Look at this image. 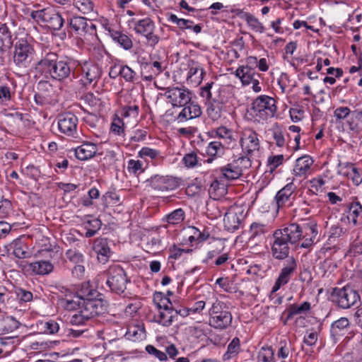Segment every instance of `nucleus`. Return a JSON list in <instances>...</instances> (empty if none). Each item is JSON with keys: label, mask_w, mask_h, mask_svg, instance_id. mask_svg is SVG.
<instances>
[{"label": "nucleus", "mask_w": 362, "mask_h": 362, "mask_svg": "<svg viewBox=\"0 0 362 362\" xmlns=\"http://www.w3.org/2000/svg\"><path fill=\"white\" fill-rule=\"evenodd\" d=\"M317 235L316 226L311 223H291L277 229L272 237V254L275 259H285L289 254V244L308 248L314 244Z\"/></svg>", "instance_id": "obj_1"}, {"label": "nucleus", "mask_w": 362, "mask_h": 362, "mask_svg": "<svg viewBox=\"0 0 362 362\" xmlns=\"http://www.w3.org/2000/svg\"><path fill=\"white\" fill-rule=\"evenodd\" d=\"M36 69L59 81L67 78L71 73L70 62L57 60V54L52 52L47 54L38 62Z\"/></svg>", "instance_id": "obj_2"}, {"label": "nucleus", "mask_w": 362, "mask_h": 362, "mask_svg": "<svg viewBox=\"0 0 362 362\" xmlns=\"http://www.w3.org/2000/svg\"><path fill=\"white\" fill-rule=\"evenodd\" d=\"M209 324L216 329L228 327L233 320L232 315L226 305L214 295L213 300H208Z\"/></svg>", "instance_id": "obj_3"}, {"label": "nucleus", "mask_w": 362, "mask_h": 362, "mask_svg": "<svg viewBox=\"0 0 362 362\" xmlns=\"http://www.w3.org/2000/svg\"><path fill=\"white\" fill-rule=\"evenodd\" d=\"M276 111V101L267 95L257 97L247 110L250 119L258 123H263L274 116Z\"/></svg>", "instance_id": "obj_4"}, {"label": "nucleus", "mask_w": 362, "mask_h": 362, "mask_svg": "<svg viewBox=\"0 0 362 362\" xmlns=\"http://www.w3.org/2000/svg\"><path fill=\"white\" fill-rule=\"evenodd\" d=\"M76 70L78 85L85 88L95 86L102 74L101 68L91 60L78 61Z\"/></svg>", "instance_id": "obj_5"}, {"label": "nucleus", "mask_w": 362, "mask_h": 362, "mask_svg": "<svg viewBox=\"0 0 362 362\" xmlns=\"http://www.w3.org/2000/svg\"><path fill=\"white\" fill-rule=\"evenodd\" d=\"M107 308V302L101 298L84 300L78 313L72 316L71 322L75 325H82L85 321L104 313Z\"/></svg>", "instance_id": "obj_6"}, {"label": "nucleus", "mask_w": 362, "mask_h": 362, "mask_svg": "<svg viewBox=\"0 0 362 362\" xmlns=\"http://www.w3.org/2000/svg\"><path fill=\"white\" fill-rule=\"evenodd\" d=\"M35 50L33 44L25 38H20L14 45L13 60L20 68H27L34 59Z\"/></svg>", "instance_id": "obj_7"}, {"label": "nucleus", "mask_w": 362, "mask_h": 362, "mask_svg": "<svg viewBox=\"0 0 362 362\" xmlns=\"http://www.w3.org/2000/svg\"><path fill=\"white\" fill-rule=\"evenodd\" d=\"M30 16L37 23H43L54 30H60L64 23V19L61 15L52 8L33 11Z\"/></svg>", "instance_id": "obj_8"}, {"label": "nucleus", "mask_w": 362, "mask_h": 362, "mask_svg": "<svg viewBox=\"0 0 362 362\" xmlns=\"http://www.w3.org/2000/svg\"><path fill=\"white\" fill-rule=\"evenodd\" d=\"M192 93L184 86H173L165 89L163 96L173 107H182L192 100Z\"/></svg>", "instance_id": "obj_9"}, {"label": "nucleus", "mask_w": 362, "mask_h": 362, "mask_svg": "<svg viewBox=\"0 0 362 362\" xmlns=\"http://www.w3.org/2000/svg\"><path fill=\"white\" fill-rule=\"evenodd\" d=\"M332 296L333 301L343 309L351 308L360 300V296L358 292L349 286L334 288Z\"/></svg>", "instance_id": "obj_10"}, {"label": "nucleus", "mask_w": 362, "mask_h": 362, "mask_svg": "<svg viewBox=\"0 0 362 362\" xmlns=\"http://www.w3.org/2000/svg\"><path fill=\"white\" fill-rule=\"evenodd\" d=\"M146 186L157 192L175 190L180 185L177 178L170 175H154L146 180Z\"/></svg>", "instance_id": "obj_11"}, {"label": "nucleus", "mask_w": 362, "mask_h": 362, "mask_svg": "<svg viewBox=\"0 0 362 362\" xmlns=\"http://www.w3.org/2000/svg\"><path fill=\"white\" fill-rule=\"evenodd\" d=\"M246 214L247 212H245L243 206H231L224 214L223 224L225 228L230 232L238 230L246 217Z\"/></svg>", "instance_id": "obj_12"}, {"label": "nucleus", "mask_w": 362, "mask_h": 362, "mask_svg": "<svg viewBox=\"0 0 362 362\" xmlns=\"http://www.w3.org/2000/svg\"><path fill=\"white\" fill-rule=\"evenodd\" d=\"M134 24L133 30L136 33L146 37L148 44L154 47L159 42V37L154 34L155 24L149 18L132 21Z\"/></svg>", "instance_id": "obj_13"}, {"label": "nucleus", "mask_w": 362, "mask_h": 362, "mask_svg": "<svg viewBox=\"0 0 362 362\" xmlns=\"http://www.w3.org/2000/svg\"><path fill=\"white\" fill-rule=\"evenodd\" d=\"M127 279L124 269L119 265H114L108 270L106 281L109 288L115 293H122L126 289Z\"/></svg>", "instance_id": "obj_14"}, {"label": "nucleus", "mask_w": 362, "mask_h": 362, "mask_svg": "<svg viewBox=\"0 0 362 362\" xmlns=\"http://www.w3.org/2000/svg\"><path fill=\"white\" fill-rule=\"evenodd\" d=\"M69 25L77 35L85 40L93 39L96 35L95 25L83 17L76 16L71 18Z\"/></svg>", "instance_id": "obj_15"}, {"label": "nucleus", "mask_w": 362, "mask_h": 362, "mask_svg": "<svg viewBox=\"0 0 362 362\" xmlns=\"http://www.w3.org/2000/svg\"><path fill=\"white\" fill-rule=\"evenodd\" d=\"M240 143L243 151L247 155H254L260 148L258 134L250 128H245L242 131Z\"/></svg>", "instance_id": "obj_16"}, {"label": "nucleus", "mask_w": 362, "mask_h": 362, "mask_svg": "<svg viewBox=\"0 0 362 362\" xmlns=\"http://www.w3.org/2000/svg\"><path fill=\"white\" fill-rule=\"evenodd\" d=\"M244 161L243 158L233 161L216 170V174L221 176V178L225 180L228 183L238 179L243 174L242 168L240 163Z\"/></svg>", "instance_id": "obj_17"}, {"label": "nucleus", "mask_w": 362, "mask_h": 362, "mask_svg": "<svg viewBox=\"0 0 362 362\" xmlns=\"http://www.w3.org/2000/svg\"><path fill=\"white\" fill-rule=\"evenodd\" d=\"M78 118L71 112L61 115L58 119V128L61 133L74 136L77 132Z\"/></svg>", "instance_id": "obj_18"}, {"label": "nucleus", "mask_w": 362, "mask_h": 362, "mask_svg": "<svg viewBox=\"0 0 362 362\" xmlns=\"http://www.w3.org/2000/svg\"><path fill=\"white\" fill-rule=\"evenodd\" d=\"M296 269V262L295 259L293 257L288 258L286 261L278 279L272 288V293H276L282 286L286 285L289 281L291 274Z\"/></svg>", "instance_id": "obj_19"}, {"label": "nucleus", "mask_w": 362, "mask_h": 362, "mask_svg": "<svg viewBox=\"0 0 362 362\" xmlns=\"http://www.w3.org/2000/svg\"><path fill=\"white\" fill-rule=\"evenodd\" d=\"M204 74L202 65L196 61L189 60L187 62V71L186 74L187 83L193 86L199 85Z\"/></svg>", "instance_id": "obj_20"}, {"label": "nucleus", "mask_w": 362, "mask_h": 362, "mask_svg": "<svg viewBox=\"0 0 362 362\" xmlns=\"http://www.w3.org/2000/svg\"><path fill=\"white\" fill-rule=\"evenodd\" d=\"M182 107L175 117V120L178 123L199 117L202 113L201 107L194 102L190 101L187 105H183Z\"/></svg>", "instance_id": "obj_21"}, {"label": "nucleus", "mask_w": 362, "mask_h": 362, "mask_svg": "<svg viewBox=\"0 0 362 362\" xmlns=\"http://www.w3.org/2000/svg\"><path fill=\"white\" fill-rule=\"evenodd\" d=\"M314 160L308 155L296 159L293 169V175L297 177H306L311 173V168Z\"/></svg>", "instance_id": "obj_22"}, {"label": "nucleus", "mask_w": 362, "mask_h": 362, "mask_svg": "<svg viewBox=\"0 0 362 362\" xmlns=\"http://www.w3.org/2000/svg\"><path fill=\"white\" fill-rule=\"evenodd\" d=\"M228 185V183L215 172L214 180L209 189L210 197L214 200L223 197L227 193Z\"/></svg>", "instance_id": "obj_23"}, {"label": "nucleus", "mask_w": 362, "mask_h": 362, "mask_svg": "<svg viewBox=\"0 0 362 362\" xmlns=\"http://www.w3.org/2000/svg\"><path fill=\"white\" fill-rule=\"evenodd\" d=\"M350 329L351 325L348 318L341 317L332 324L330 332L332 337L337 341L346 334H351Z\"/></svg>", "instance_id": "obj_24"}, {"label": "nucleus", "mask_w": 362, "mask_h": 362, "mask_svg": "<svg viewBox=\"0 0 362 362\" xmlns=\"http://www.w3.org/2000/svg\"><path fill=\"white\" fill-rule=\"evenodd\" d=\"M332 180L329 172L317 175L309 181L310 190L313 194L318 195L322 194L326 189V185Z\"/></svg>", "instance_id": "obj_25"}, {"label": "nucleus", "mask_w": 362, "mask_h": 362, "mask_svg": "<svg viewBox=\"0 0 362 362\" xmlns=\"http://www.w3.org/2000/svg\"><path fill=\"white\" fill-rule=\"evenodd\" d=\"M93 251L97 254L98 261L103 264L107 262L110 257L111 251L106 238H97L93 246Z\"/></svg>", "instance_id": "obj_26"}, {"label": "nucleus", "mask_w": 362, "mask_h": 362, "mask_svg": "<svg viewBox=\"0 0 362 362\" xmlns=\"http://www.w3.org/2000/svg\"><path fill=\"white\" fill-rule=\"evenodd\" d=\"M347 222L354 226L362 224V205L359 202L351 203L345 214Z\"/></svg>", "instance_id": "obj_27"}, {"label": "nucleus", "mask_w": 362, "mask_h": 362, "mask_svg": "<svg viewBox=\"0 0 362 362\" xmlns=\"http://www.w3.org/2000/svg\"><path fill=\"white\" fill-rule=\"evenodd\" d=\"M74 151L77 159L87 160L95 155L98 148L94 143L86 141L76 147Z\"/></svg>", "instance_id": "obj_28"}, {"label": "nucleus", "mask_w": 362, "mask_h": 362, "mask_svg": "<svg viewBox=\"0 0 362 362\" xmlns=\"http://www.w3.org/2000/svg\"><path fill=\"white\" fill-rule=\"evenodd\" d=\"M29 270L33 274L39 276L48 275L54 269L53 264L49 260H37L28 264Z\"/></svg>", "instance_id": "obj_29"}, {"label": "nucleus", "mask_w": 362, "mask_h": 362, "mask_svg": "<svg viewBox=\"0 0 362 362\" xmlns=\"http://www.w3.org/2000/svg\"><path fill=\"white\" fill-rule=\"evenodd\" d=\"M296 189V187L293 184V181H291L277 192L275 199L279 209L284 206L289 202L290 198Z\"/></svg>", "instance_id": "obj_30"}, {"label": "nucleus", "mask_w": 362, "mask_h": 362, "mask_svg": "<svg viewBox=\"0 0 362 362\" xmlns=\"http://www.w3.org/2000/svg\"><path fill=\"white\" fill-rule=\"evenodd\" d=\"M83 301L76 293H73L68 289L66 290L64 297L60 300V303L62 307L69 310L79 308L82 305Z\"/></svg>", "instance_id": "obj_31"}, {"label": "nucleus", "mask_w": 362, "mask_h": 362, "mask_svg": "<svg viewBox=\"0 0 362 362\" xmlns=\"http://www.w3.org/2000/svg\"><path fill=\"white\" fill-rule=\"evenodd\" d=\"M221 86L214 82L207 83L204 86L201 88L200 95L202 98L214 102L221 100L219 93Z\"/></svg>", "instance_id": "obj_32"}, {"label": "nucleus", "mask_w": 362, "mask_h": 362, "mask_svg": "<svg viewBox=\"0 0 362 362\" xmlns=\"http://www.w3.org/2000/svg\"><path fill=\"white\" fill-rule=\"evenodd\" d=\"M126 337L132 341H141L145 339L146 333L142 323H132L127 327Z\"/></svg>", "instance_id": "obj_33"}, {"label": "nucleus", "mask_w": 362, "mask_h": 362, "mask_svg": "<svg viewBox=\"0 0 362 362\" xmlns=\"http://www.w3.org/2000/svg\"><path fill=\"white\" fill-rule=\"evenodd\" d=\"M176 312L171 308L157 310V313L154 315V320L157 323L168 327L173 322Z\"/></svg>", "instance_id": "obj_34"}, {"label": "nucleus", "mask_w": 362, "mask_h": 362, "mask_svg": "<svg viewBox=\"0 0 362 362\" xmlns=\"http://www.w3.org/2000/svg\"><path fill=\"white\" fill-rule=\"evenodd\" d=\"M109 33L112 40L124 49L129 50L132 47V41L127 35L116 30H109Z\"/></svg>", "instance_id": "obj_35"}, {"label": "nucleus", "mask_w": 362, "mask_h": 362, "mask_svg": "<svg viewBox=\"0 0 362 362\" xmlns=\"http://www.w3.org/2000/svg\"><path fill=\"white\" fill-rule=\"evenodd\" d=\"M235 76L241 81L243 86H248L255 77V71L249 66H240L235 71Z\"/></svg>", "instance_id": "obj_36"}, {"label": "nucleus", "mask_w": 362, "mask_h": 362, "mask_svg": "<svg viewBox=\"0 0 362 362\" xmlns=\"http://www.w3.org/2000/svg\"><path fill=\"white\" fill-rule=\"evenodd\" d=\"M241 18L252 31L259 33H264V27L263 24L254 15L245 12L242 13Z\"/></svg>", "instance_id": "obj_37"}, {"label": "nucleus", "mask_w": 362, "mask_h": 362, "mask_svg": "<svg viewBox=\"0 0 362 362\" xmlns=\"http://www.w3.org/2000/svg\"><path fill=\"white\" fill-rule=\"evenodd\" d=\"M225 209L223 204L221 202H217V200L213 199L207 203V213L212 219L221 217L223 214H225Z\"/></svg>", "instance_id": "obj_38"}, {"label": "nucleus", "mask_w": 362, "mask_h": 362, "mask_svg": "<svg viewBox=\"0 0 362 362\" xmlns=\"http://www.w3.org/2000/svg\"><path fill=\"white\" fill-rule=\"evenodd\" d=\"M37 327L41 332L47 334H54L59 329V324L53 320H42L37 322Z\"/></svg>", "instance_id": "obj_39"}, {"label": "nucleus", "mask_w": 362, "mask_h": 362, "mask_svg": "<svg viewBox=\"0 0 362 362\" xmlns=\"http://www.w3.org/2000/svg\"><path fill=\"white\" fill-rule=\"evenodd\" d=\"M240 351V341L239 338L234 337L229 343L226 352L223 356V361H228L235 358Z\"/></svg>", "instance_id": "obj_40"}, {"label": "nucleus", "mask_w": 362, "mask_h": 362, "mask_svg": "<svg viewBox=\"0 0 362 362\" xmlns=\"http://www.w3.org/2000/svg\"><path fill=\"white\" fill-rule=\"evenodd\" d=\"M10 247L13 249V254L19 259H24L28 257L27 245L20 239L14 240Z\"/></svg>", "instance_id": "obj_41"}, {"label": "nucleus", "mask_w": 362, "mask_h": 362, "mask_svg": "<svg viewBox=\"0 0 362 362\" xmlns=\"http://www.w3.org/2000/svg\"><path fill=\"white\" fill-rule=\"evenodd\" d=\"M12 45V35L5 25L0 26V49H8Z\"/></svg>", "instance_id": "obj_42"}, {"label": "nucleus", "mask_w": 362, "mask_h": 362, "mask_svg": "<svg viewBox=\"0 0 362 362\" xmlns=\"http://www.w3.org/2000/svg\"><path fill=\"white\" fill-rule=\"evenodd\" d=\"M311 308L310 303L305 301L300 305L293 304L287 310V318L291 319L294 315L306 313Z\"/></svg>", "instance_id": "obj_43"}, {"label": "nucleus", "mask_w": 362, "mask_h": 362, "mask_svg": "<svg viewBox=\"0 0 362 362\" xmlns=\"http://www.w3.org/2000/svg\"><path fill=\"white\" fill-rule=\"evenodd\" d=\"M185 212L182 209H177L165 216V220L168 224L177 225L185 219Z\"/></svg>", "instance_id": "obj_44"}, {"label": "nucleus", "mask_w": 362, "mask_h": 362, "mask_svg": "<svg viewBox=\"0 0 362 362\" xmlns=\"http://www.w3.org/2000/svg\"><path fill=\"white\" fill-rule=\"evenodd\" d=\"M274 351L269 346H263L259 351L257 362H273Z\"/></svg>", "instance_id": "obj_45"}, {"label": "nucleus", "mask_w": 362, "mask_h": 362, "mask_svg": "<svg viewBox=\"0 0 362 362\" xmlns=\"http://www.w3.org/2000/svg\"><path fill=\"white\" fill-rule=\"evenodd\" d=\"M110 132L117 136H124V122L122 117L115 115L112 121Z\"/></svg>", "instance_id": "obj_46"}, {"label": "nucleus", "mask_w": 362, "mask_h": 362, "mask_svg": "<svg viewBox=\"0 0 362 362\" xmlns=\"http://www.w3.org/2000/svg\"><path fill=\"white\" fill-rule=\"evenodd\" d=\"M101 221L98 218H92L85 223V228L86 230V237L90 238L96 233L100 228Z\"/></svg>", "instance_id": "obj_47"}, {"label": "nucleus", "mask_w": 362, "mask_h": 362, "mask_svg": "<svg viewBox=\"0 0 362 362\" xmlns=\"http://www.w3.org/2000/svg\"><path fill=\"white\" fill-rule=\"evenodd\" d=\"M76 294L80 296L82 301L88 299L95 298L96 291L90 288L88 283L81 284V288L78 291Z\"/></svg>", "instance_id": "obj_48"}, {"label": "nucleus", "mask_w": 362, "mask_h": 362, "mask_svg": "<svg viewBox=\"0 0 362 362\" xmlns=\"http://www.w3.org/2000/svg\"><path fill=\"white\" fill-rule=\"evenodd\" d=\"M153 303L157 310H163L172 307L170 300L164 296L161 293H156L153 296Z\"/></svg>", "instance_id": "obj_49"}, {"label": "nucleus", "mask_w": 362, "mask_h": 362, "mask_svg": "<svg viewBox=\"0 0 362 362\" xmlns=\"http://www.w3.org/2000/svg\"><path fill=\"white\" fill-rule=\"evenodd\" d=\"M75 7L81 13L88 14L93 11L94 4L91 0H74Z\"/></svg>", "instance_id": "obj_50"}, {"label": "nucleus", "mask_w": 362, "mask_h": 362, "mask_svg": "<svg viewBox=\"0 0 362 362\" xmlns=\"http://www.w3.org/2000/svg\"><path fill=\"white\" fill-rule=\"evenodd\" d=\"M139 107L136 105H126L121 110V117L125 119H136Z\"/></svg>", "instance_id": "obj_51"}, {"label": "nucleus", "mask_w": 362, "mask_h": 362, "mask_svg": "<svg viewBox=\"0 0 362 362\" xmlns=\"http://www.w3.org/2000/svg\"><path fill=\"white\" fill-rule=\"evenodd\" d=\"M127 170L133 175H139L144 171V163L139 160L130 159L127 162Z\"/></svg>", "instance_id": "obj_52"}, {"label": "nucleus", "mask_w": 362, "mask_h": 362, "mask_svg": "<svg viewBox=\"0 0 362 362\" xmlns=\"http://www.w3.org/2000/svg\"><path fill=\"white\" fill-rule=\"evenodd\" d=\"M138 156L143 159H156L160 156V151L150 147H143L138 152Z\"/></svg>", "instance_id": "obj_53"}, {"label": "nucleus", "mask_w": 362, "mask_h": 362, "mask_svg": "<svg viewBox=\"0 0 362 362\" xmlns=\"http://www.w3.org/2000/svg\"><path fill=\"white\" fill-rule=\"evenodd\" d=\"M119 74L127 82H134L136 78V73L127 65L120 66Z\"/></svg>", "instance_id": "obj_54"}, {"label": "nucleus", "mask_w": 362, "mask_h": 362, "mask_svg": "<svg viewBox=\"0 0 362 362\" xmlns=\"http://www.w3.org/2000/svg\"><path fill=\"white\" fill-rule=\"evenodd\" d=\"M182 162L186 168H193L199 165V160L194 152H190L184 156Z\"/></svg>", "instance_id": "obj_55"}, {"label": "nucleus", "mask_w": 362, "mask_h": 362, "mask_svg": "<svg viewBox=\"0 0 362 362\" xmlns=\"http://www.w3.org/2000/svg\"><path fill=\"white\" fill-rule=\"evenodd\" d=\"M223 152V146L221 142L214 141L210 142L206 147V153L211 156L221 155Z\"/></svg>", "instance_id": "obj_56"}, {"label": "nucleus", "mask_w": 362, "mask_h": 362, "mask_svg": "<svg viewBox=\"0 0 362 362\" xmlns=\"http://www.w3.org/2000/svg\"><path fill=\"white\" fill-rule=\"evenodd\" d=\"M284 156L282 154L270 156L267 159V165L271 172L283 164Z\"/></svg>", "instance_id": "obj_57"}, {"label": "nucleus", "mask_w": 362, "mask_h": 362, "mask_svg": "<svg viewBox=\"0 0 362 362\" xmlns=\"http://www.w3.org/2000/svg\"><path fill=\"white\" fill-rule=\"evenodd\" d=\"M66 258L75 264H81L83 262V256L81 253L75 249H70L66 252Z\"/></svg>", "instance_id": "obj_58"}, {"label": "nucleus", "mask_w": 362, "mask_h": 362, "mask_svg": "<svg viewBox=\"0 0 362 362\" xmlns=\"http://www.w3.org/2000/svg\"><path fill=\"white\" fill-rule=\"evenodd\" d=\"M213 299L214 296L208 298L206 301L202 300L195 302L190 308H188V315L201 313V312H202L205 308L206 305H208V300Z\"/></svg>", "instance_id": "obj_59"}, {"label": "nucleus", "mask_w": 362, "mask_h": 362, "mask_svg": "<svg viewBox=\"0 0 362 362\" xmlns=\"http://www.w3.org/2000/svg\"><path fill=\"white\" fill-rule=\"evenodd\" d=\"M343 174L347 177H351L353 182L357 185L361 182L362 180L359 175V173H358L356 168L352 165H349L346 168V171Z\"/></svg>", "instance_id": "obj_60"}, {"label": "nucleus", "mask_w": 362, "mask_h": 362, "mask_svg": "<svg viewBox=\"0 0 362 362\" xmlns=\"http://www.w3.org/2000/svg\"><path fill=\"white\" fill-rule=\"evenodd\" d=\"M11 99L10 88L6 86H0V104L7 105Z\"/></svg>", "instance_id": "obj_61"}, {"label": "nucleus", "mask_w": 362, "mask_h": 362, "mask_svg": "<svg viewBox=\"0 0 362 362\" xmlns=\"http://www.w3.org/2000/svg\"><path fill=\"white\" fill-rule=\"evenodd\" d=\"M16 293L19 300L24 303L30 302L33 298V293L30 291H26L22 288H17Z\"/></svg>", "instance_id": "obj_62"}, {"label": "nucleus", "mask_w": 362, "mask_h": 362, "mask_svg": "<svg viewBox=\"0 0 362 362\" xmlns=\"http://www.w3.org/2000/svg\"><path fill=\"white\" fill-rule=\"evenodd\" d=\"M266 231L267 227L263 223L255 222L250 226V233L253 237L264 234Z\"/></svg>", "instance_id": "obj_63"}, {"label": "nucleus", "mask_w": 362, "mask_h": 362, "mask_svg": "<svg viewBox=\"0 0 362 362\" xmlns=\"http://www.w3.org/2000/svg\"><path fill=\"white\" fill-rule=\"evenodd\" d=\"M273 139L276 146L284 148L286 145L285 136L283 132L279 129H276L273 132Z\"/></svg>", "instance_id": "obj_64"}]
</instances>
